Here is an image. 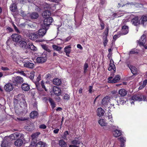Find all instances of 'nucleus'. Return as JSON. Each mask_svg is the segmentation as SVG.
Here are the masks:
<instances>
[{"mask_svg":"<svg viewBox=\"0 0 147 147\" xmlns=\"http://www.w3.org/2000/svg\"><path fill=\"white\" fill-rule=\"evenodd\" d=\"M71 47L70 45H68L64 49V51L66 53V55L69 56V54L71 51Z\"/></svg>","mask_w":147,"mask_h":147,"instance_id":"nucleus-23","label":"nucleus"},{"mask_svg":"<svg viewBox=\"0 0 147 147\" xmlns=\"http://www.w3.org/2000/svg\"><path fill=\"white\" fill-rule=\"evenodd\" d=\"M53 19L51 17L45 18L43 21V26L45 28L50 25L53 21Z\"/></svg>","mask_w":147,"mask_h":147,"instance_id":"nucleus-4","label":"nucleus"},{"mask_svg":"<svg viewBox=\"0 0 147 147\" xmlns=\"http://www.w3.org/2000/svg\"><path fill=\"white\" fill-rule=\"evenodd\" d=\"M146 36L145 34L143 35L141 37L140 39L138 40H137L138 44L140 46L143 45L145 44L146 41Z\"/></svg>","mask_w":147,"mask_h":147,"instance_id":"nucleus-6","label":"nucleus"},{"mask_svg":"<svg viewBox=\"0 0 147 147\" xmlns=\"http://www.w3.org/2000/svg\"><path fill=\"white\" fill-rule=\"evenodd\" d=\"M51 14V13L50 11L47 10L44 11L42 14V16L44 18H49Z\"/></svg>","mask_w":147,"mask_h":147,"instance_id":"nucleus-21","label":"nucleus"},{"mask_svg":"<svg viewBox=\"0 0 147 147\" xmlns=\"http://www.w3.org/2000/svg\"><path fill=\"white\" fill-rule=\"evenodd\" d=\"M147 84V80H144L143 83V86H144V87H145V86Z\"/></svg>","mask_w":147,"mask_h":147,"instance_id":"nucleus-63","label":"nucleus"},{"mask_svg":"<svg viewBox=\"0 0 147 147\" xmlns=\"http://www.w3.org/2000/svg\"><path fill=\"white\" fill-rule=\"evenodd\" d=\"M112 77H110L108 78L109 83H114L117 82L120 79V77L119 75L116 76L113 79Z\"/></svg>","mask_w":147,"mask_h":147,"instance_id":"nucleus-5","label":"nucleus"},{"mask_svg":"<svg viewBox=\"0 0 147 147\" xmlns=\"http://www.w3.org/2000/svg\"><path fill=\"white\" fill-rule=\"evenodd\" d=\"M119 102H118L117 103H119L120 104H122L124 102H125L123 100H122V98L121 99L120 98V100H119Z\"/></svg>","mask_w":147,"mask_h":147,"instance_id":"nucleus-61","label":"nucleus"},{"mask_svg":"<svg viewBox=\"0 0 147 147\" xmlns=\"http://www.w3.org/2000/svg\"><path fill=\"white\" fill-rule=\"evenodd\" d=\"M35 75V72L34 71L31 72L30 76L29 77V78L31 80H33Z\"/></svg>","mask_w":147,"mask_h":147,"instance_id":"nucleus-48","label":"nucleus"},{"mask_svg":"<svg viewBox=\"0 0 147 147\" xmlns=\"http://www.w3.org/2000/svg\"><path fill=\"white\" fill-rule=\"evenodd\" d=\"M53 83L54 84L57 86H59L61 84V80L59 79L55 78L53 80Z\"/></svg>","mask_w":147,"mask_h":147,"instance_id":"nucleus-30","label":"nucleus"},{"mask_svg":"<svg viewBox=\"0 0 147 147\" xmlns=\"http://www.w3.org/2000/svg\"><path fill=\"white\" fill-rule=\"evenodd\" d=\"M39 127L40 128L45 129L46 128L47 126L45 125L44 124H42L39 126Z\"/></svg>","mask_w":147,"mask_h":147,"instance_id":"nucleus-58","label":"nucleus"},{"mask_svg":"<svg viewBox=\"0 0 147 147\" xmlns=\"http://www.w3.org/2000/svg\"><path fill=\"white\" fill-rule=\"evenodd\" d=\"M78 138H75L74 140H72L71 142V143L72 144H74L75 145H77L78 144H79L80 143V142L77 140Z\"/></svg>","mask_w":147,"mask_h":147,"instance_id":"nucleus-40","label":"nucleus"},{"mask_svg":"<svg viewBox=\"0 0 147 147\" xmlns=\"http://www.w3.org/2000/svg\"><path fill=\"white\" fill-rule=\"evenodd\" d=\"M129 31L128 27L126 26H124L122 27L121 31L119 32V34L121 35L127 34Z\"/></svg>","mask_w":147,"mask_h":147,"instance_id":"nucleus-9","label":"nucleus"},{"mask_svg":"<svg viewBox=\"0 0 147 147\" xmlns=\"http://www.w3.org/2000/svg\"><path fill=\"white\" fill-rule=\"evenodd\" d=\"M110 61V64L109 67L108 68V70L109 71H110L113 69L114 71H115L116 70V68L115 65L113 63H113H112L111 61Z\"/></svg>","mask_w":147,"mask_h":147,"instance_id":"nucleus-33","label":"nucleus"},{"mask_svg":"<svg viewBox=\"0 0 147 147\" xmlns=\"http://www.w3.org/2000/svg\"><path fill=\"white\" fill-rule=\"evenodd\" d=\"M123 1V0H121L120 3H118V5L117 6L118 7H123L127 4L126 3H124Z\"/></svg>","mask_w":147,"mask_h":147,"instance_id":"nucleus-45","label":"nucleus"},{"mask_svg":"<svg viewBox=\"0 0 147 147\" xmlns=\"http://www.w3.org/2000/svg\"><path fill=\"white\" fill-rule=\"evenodd\" d=\"M1 69L2 70L4 71L7 70L9 69L7 67H1Z\"/></svg>","mask_w":147,"mask_h":147,"instance_id":"nucleus-62","label":"nucleus"},{"mask_svg":"<svg viewBox=\"0 0 147 147\" xmlns=\"http://www.w3.org/2000/svg\"><path fill=\"white\" fill-rule=\"evenodd\" d=\"M28 45L29 47L31 50L33 51H35L37 50V48L33 45L32 43H29Z\"/></svg>","mask_w":147,"mask_h":147,"instance_id":"nucleus-34","label":"nucleus"},{"mask_svg":"<svg viewBox=\"0 0 147 147\" xmlns=\"http://www.w3.org/2000/svg\"><path fill=\"white\" fill-rule=\"evenodd\" d=\"M63 98L65 100H68L69 99L70 96L68 94H65L64 95Z\"/></svg>","mask_w":147,"mask_h":147,"instance_id":"nucleus-50","label":"nucleus"},{"mask_svg":"<svg viewBox=\"0 0 147 147\" xmlns=\"http://www.w3.org/2000/svg\"><path fill=\"white\" fill-rule=\"evenodd\" d=\"M59 144V145L62 147H64L66 146L65 142L63 140H60Z\"/></svg>","mask_w":147,"mask_h":147,"instance_id":"nucleus-44","label":"nucleus"},{"mask_svg":"<svg viewBox=\"0 0 147 147\" xmlns=\"http://www.w3.org/2000/svg\"><path fill=\"white\" fill-rule=\"evenodd\" d=\"M47 29L45 28H40L38 31V35H39V38L43 36L46 33Z\"/></svg>","mask_w":147,"mask_h":147,"instance_id":"nucleus-12","label":"nucleus"},{"mask_svg":"<svg viewBox=\"0 0 147 147\" xmlns=\"http://www.w3.org/2000/svg\"><path fill=\"white\" fill-rule=\"evenodd\" d=\"M113 134L114 136L117 137L121 136L122 133L120 130L116 129L113 131Z\"/></svg>","mask_w":147,"mask_h":147,"instance_id":"nucleus-27","label":"nucleus"},{"mask_svg":"<svg viewBox=\"0 0 147 147\" xmlns=\"http://www.w3.org/2000/svg\"><path fill=\"white\" fill-rule=\"evenodd\" d=\"M119 93L121 96H125L127 94V91L124 89L120 90L119 91Z\"/></svg>","mask_w":147,"mask_h":147,"instance_id":"nucleus-29","label":"nucleus"},{"mask_svg":"<svg viewBox=\"0 0 147 147\" xmlns=\"http://www.w3.org/2000/svg\"><path fill=\"white\" fill-rule=\"evenodd\" d=\"M22 136V134L19 133H16L11 134L10 136V138L12 140L16 138H20Z\"/></svg>","mask_w":147,"mask_h":147,"instance_id":"nucleus-17","label":"nucleus"},{"mask_svg":"<svg viewBox=\"0 0 147 147\" xmlns=\"http://www.w3.org/2000/svg\"><path fill=\"white\" fill-rule=\"evenodd\" d=\"M17 119L19 120L20 121H25L27 120V119L26 118H23V117H20V118H17Z\"/></svg>","mask_w":147,"mask_h":147,"instance_id":"nucleus-60","label":"nucleus"},{"mask_svg":"<svg viewBox=\"0 0 147 147\" xmlns=\"http://www.w3.org/2000/svg\"><path fill=\"white\" fill-rule=\"evenodd\" d=\"M41 47L44 49L46 50V51L49 52H51V50L46 45H41Z\"/></svg>","mask_w":147,"mask_h":147,"instance_id":"nucleus-41","label":"nucleus"},{"mask_svg":"<svg viewBox=\"0 0 147 147\" xmlns=\"http://www.w3.org/2000/svg\"><path fill=\"white\" fill-rule=\"evenodd\" d=\"M12 82L15 86H18L24 82L23 78L20 76H18L16 78L13 77L12 80Z\"/></svg>","mask_w":147,"mask_h":147,"instance_id":"nucleus-2","label":"nucleus"},{"mask_svg":"<svg viewBox=\"0 0 147 147\" xmlns=\"http://www.w3.org/2000/svg\"><path fill=\"white\" fill-rule=\"evenodd\" d=\"M22 89L25 91H28L30 89V85L27 83H24L21 85Z\"/></svg>","mask_w":147,"mask_h":147,"instance_id":"nucleus-20","label":"nucleus"},{"mask_svg":"<svg viewBox=\"0 0 147 147\" xmlns=\"http://www.w3.org/2000/svg\"><path fill=\"white\" fill-rule=\"evenodd\" d=\"M98 123L101 126H105L106 125V123L105 121L103 119H100L98 121Z\"/></svg>","mask_w":147,"mask_h":147,"instance_id":"nucleus-37","label":"nucleus"},{"mask_svg":"<svg viewBox=\"0 0 147 147\" xmlns=\"http://www.w3.org/2000/svg\"><path fill=\"white\" fill-rule=\"evenodd\" d=\"M104 42H103L104 45L105 46H106L107 45V43L108 42V40L107 38H105L103 39Z\"/></svg>","mask_w":147,"mask_h":147,"instance_id":"nucleus-53","label":"nucleus"},{"mask_svg":"<svg viewBox=\"0 0 147 147\" xmlns=\"http://www.w3.org/2000/svg\"><path fill=\"white\" fill-rule=\"evenodd\" d=\"M52 7L55 8V6L54 5H52L47 3H46L44 6L45 8H47L49 10L51 9Z\"/></svg>","mask_w":147,"mask_h":147,"instance_id":"nucleus-42","label":"nucleus"},{"mask_svg":"<svg viewBox=\"0 0 147 147\" xmlns=\"http://www.w3.org/2000/svg\"><path fill=\"white\" fill-rule=\"evenodd\" d=\"M23 143V141L21 139H19L16 141L14 142L15 145L17 146H20Z\"/></svg>","mask_w":147,"mask_h":147,"instance_id":"nucleus-28","label":"nucleus"},{"mask_svg":"<svg viewBox=\"0 0 147 147\" xmlns=\"http://www.w3.org/2000/svg\"><path fill=\"white\" fill-rule=\"evenodd\" d=\"M20 46L23 49H26L28 47V46L26 42L23 41L19 42Z\"/></svg>","mask_w":147,"mask_h":147,"instance_id":"nucleus-26","label":"nucleus"},{"mask_svg":"<svg viewBox=\"0 0 147 147\" xmlns=\"http://www.w3.org/2000/svg\"><path fill=\"white\" fill-rule=\"evenodd\" d=\"M138 53L137 52H136L134 50H132L129 52V54H137Z\"/></svg>","mask_w":147,"mask_h":147,"instance_id":"nucleus-57","label":"nucleus"},{"mask_svg":"<svg viewBox=\"0 0 147 147\" xmlns=\"http://www.w3.org/2000/svg\"><path fill=\"white\" fill-rule=\"evenodd\" d=\"M38 113L36 111H34L32 112L30 114V117L32 119H34L37 118L38 117Z\"/></svg>","mask_w":147,"mask_h":147,"instance_id":"nucleus-24","label":"nucleus"},{"mask_svg":"<svg viewBox=\"0 0 147 147\" xmlns=\"http://www.w3.org/2000/svg\"><path fill=\"white\" fill-rule=\"evenodd\" d=\"M88 67V64L87 63H85L84 66V72H86L87 70V68Z\"/></svg>","mask_w":147,"mask_h":147,"instance_id":"nucleus-55","label":"nucleus"},{"mask_svg":"<svg viewBox=\"0 0 147 147\" xmlns=\"http://www.w3.org/2000/svg\"><path fill=\"white\" fill-rule=\"evenodd\" d=\"M11 144L6 140H3L1 144V147H9L10 145Z\"/></svg>","mask_w":147,"mask_h":147,"instance_id":"nucleus-25","label":"nucleus"},{"mask_svg":"<svg viewBox=\"0 0 147 147\" xmlns=\"http://www.w3.org/2000/svg\"><path fill=\"white\" fill-rule=\"evenodd\" d=\"M108 32L109 28L108 27H107L105 28V31L103 34V36L104 38H107V36L108 33Z\"/></svg>","mask_w":147,"mask_h":147,"instance_id":"nucleus-39","label":"nucleus"},{"mask_svg":"<svg viewBox=\"0 0 147 147\" xmlns=\"http://www.w3.org/2000/svg\"><path fill=\"white\" fill-rule=\"evenodd\" d=\"M104 112L103 109L101 108H99L97 109V115L98 116L100 117L104 115Z\"/></svg>","mask_w":147,"mask_h":147,"instance_id":"nucleus-22","label":"nucleus"},{"mask_svg":"<svg viewBox=\"0 0 147 147\" xmlns=\"http://www.w3.org/2000/svg\"><path fill=\"white\" fill-rule=\"evenodd\" d=\"M17 72L18 73L24 76H26V74L23 71L21 70H18L17 71Z\"/></svg>","mask_w":147,"mask_h":147,"instance_id":"nucleus-56","label":"nucleus"},{"mask_svg":"<svg viewBox=\"0 0 147 147\" xmlns=\"http://www.w3.org/2000/svg\"><path fill=\"white\" fill-rule=\"evenodd\" d=\"M47 59V57L45 55H42L38 57L36 59V62L38 63H42L45 62Z\"/></svg>","mask_w":147,"mask_h":147,"instance_id":"nucleus-10","label":"nucleus"},{"mask_svg":"<svg viewBox=\"0 0 147 147\" xmlns=\"http://www.w3.org/2000/svg\"><path fill=\"white\" fill-rule=\"evenodd\" d=\"M40 84H41V86L42 87V88H43L44 89L45 91H47V90L46 88H45V86L44 85V83L43 81H41V82L40 83Z\"/></svg>","mask_w":147,"mask_h":147,"instance_id":"nucleus-54","label":"nucleus"},{"mask_svg":"<svg viewBox=\"0 0 147 147\" xmlns=\"http://www.w3.org/2000/svg\"><path fill=\"white\" fill-rule=\"evenodd\" d=\"M36 146L37 147H45L47 144L45 142L40 141L37 144Z\"/></svg>","mask_w":147,"mask_h":147,"instance_id":"nucleus-31","label":"nucleus"},{"mask_svg":"<svg viewBox=\"0 0 147 147\" xmlns=\"http://www.w3.org/2000/svg\"><path fill=\"white\" fill-rule=\"evenodd\" d=\"M129 67L132 73L133 74V75L132 76H130L129 77V78L131 79L132 77L133 78H134V75L137 74V68L134 66L130 65L129 66Z\"/></svg>","mask_w":147,"mask_h":147,"instance_id":"nucleus-14","label":"nucleus"},{"mask_svg":"<svg viewBox=\"0 0 147 147\" xmlns=\"http://www.w3.org/2000/svg\"><path fill=\"white\" fill-rule=\"evenodd\" d=\"M131 22L135 26H137L140 24V20H139L138 17V16L136 17L133 18L131 21Z\"/></svg>","mask_w":147,"mask_h":147,"instance_id":"nucleus-16","label":"nucleus"},{"mask_svg":"<svg viewBox=\"0 0 147 147\" xmlns=\"http://www.w3.org/2000/svg\"><path fill=\"white\" fill-rule=\"evenodd\" d=\"M122 142L124 143L126 141L125 138L123 137H120L118 138Z\"/></svg>","mask_w":147,"mask_h":147,"instance_id":"nucleus-52","label":"nucleus"},{"mask_svg":"<svg viewBox=\"0 0 147 147\" xmlns=\"http://www.w3.org/2000/svg\"><path fill=\"white\" fill-rule=\"evenodd\" d=\"M25 95L23 94H20L16 96V98L18 99L19 101L21 103H23V104L25 102Z\"/></svg>","mask_w":147,"mask_h":147,"instance_id":"nucleus-11","label":"nucleus"},{"mask_svg":"<svg viewBox=\"0 0 147 147\" xmlns=\"http://www.w3.org/2000/svg\"><path fill=\"white\" fill-rule=\"evenodd\" d=\"M55 100L57 102H59L60 101L61 98L59 96H57L55 98Z\"/></svg>","mask_w":147,"mask_h":147,"instance_id":"nucleus-64","label":"nucleus"},{"mask_svg":"<svg viewBox=\"0 0 147 147\" xmlns=\"http://www.w3.org/2000/svg\"><path fill=\"white\" fill-rule=\"evenodd\" d=\"M53 91L54 94L57 96L60 95L61 94V89L58 87L54 86L53 88Z\"/></svg>","mask_w":147,"mask_h":147,"instance_id":"nucleus-15","label":"nucleus"},{"mask_svg":"<svg viewBox=\"0 0 147 147\" xmlns=\"http://www.w3.org/2000/svg\"><path fill=\"white\" fill-rule=\"evenodd\" d=\"M121 35V34H119V32H118L117 34L115 35L113 37V39L115 40L117 38L119 37Z\"/></svg>","mask_w":147,"mask_h":147,"instance_id":"nucleus-51","label":"nucleus"},{"mask_svg":"<svg viewBox=\"0 0 147 147\" xmlns=\"http://www.w3.org/2000/svg\"><path fill=\"white\" fill-rule=\"evenodd\" d=\"M52 47L54 50L58 51H59L62 48L61 47L57 46L55 45H53Z\"/></svg>","mask_w":147,"mask_h":147,"instance_id":"nucleus-32","label":"nucleus"},{"mask_svg":"<svg viewBox=\"0 0 147 147\" xmlns=\"http://www.w3.org/2000/svg\"><path fill=\"white\" fill-rule=\"evenodd\" d=\"M4 89L6 91L10 92L13 89V87L11 84H7L4 86Z\"/></svg>","mask_w":147,"mask_h":147,"instance_id":"nucleus-19","label":"nucleus"},{"mask_svg":"<svg viewBox=\"0 0 147 147\" xmlns=\"http://www.w3.org/2000/svg\"><path fill=\"white\" fill-rule=\"evenodd\" d=\"M11 36L12 40L16 42L20 41L22 39L21 36L17 34H13Z\"/></svg>","mask_w":147,"mask_h":147,"instance_id":"nucleus-8","label":"nucleus"},{"mask_svg":"<svg viewBox=\"0 0 147 147\" xmlns=\"http://www.w3.org/2000/svg\"><path fill=\"white\" fill-rule=\"evenodd\" d=\"M147 101V98L145 96L138 94L132 96L131 99H129L130 102L131 104H134L133 101H141L142 100Z\"/></svg>","mask_w":147,"mask_h":147,"instance_id":"nucleus-1","label":"nucleus"},{"mask_svg":"<svg viewBox=\"0 0 147 147\" xmlns=\"http://www.w3.org/2000/svg\"><path fill=\"white\" fill-rule=\"evenodd\" d=\"M35 84L38 90L39 91H42V90L40 87L39 82L36 81L35 82Z\"/></svg>","mask_w":147,"mask_h":147,"instance_id":"nucleus-43","label":"nucleus"},{"mask_svg":"<svg viewBox=\"0 0 147 147\" xmlns=\"http://www.w3.org/2000/svg\"><path fill=\"white\" fill-rule=\"evenodd\" d=\"M110 98L108 96L104 97L102 100V103L105 107L107 106L109 102Z\"/></svg>","mask_w":147,"mask_h":147,"instance_id":"nucleus-18","label":"nucleus"},{"mask_svg":"<svg viewBox=\"0 0 147 147\" xmlns=\"http://www.w3.org/2000/svg\"><path fill=\"white\" fill-rule=\"evenodd\" d=\"M38 13L35 12L33 13L30 15V17L32 19H33L37 18L38 17Z\"/></svg>","mask_w":147,"mask_h":147,"instance_id":"nucleus-35","label":"nucleus"},{"mask_svg":"<svg viewBox=\"0 0 147 147\" xmlns=\"http://www.w3.org/2000/svg\"><path fill=\"white\" fill-rule=\"evenodd\" d=\"M69 135L68 131H65L63 133V138L67 140V136Z\"/></svg>","mask_w":147,"mask_h":147,"instance_id":"nucleus-47","label":"nucleus"},{"mask_svg":"<svg viewBox=\"0 0 147 147\" xmlns=\"http://www.w3.org/2000/svg\"><path fill=\"white\" fill-rule=\"evenodd\" d=\"M107 116H108V119H110V121L112 123H113V119H112V116L111 114L110 113L108 114Z\"/></svg>","mask_w":147,"mask_h":147,"instance_id":"nucleus-49","label":"nucleus"},{"mask_svg":"<svg viewBox=\"0 0 147 147\" xmlns=\"http://www.w3.org/2000/svg\"><path fill=\"white\" fill-rule=\"evenodd\" d=\"M10 8L12 11H15L16 8L15 4V3H13L11 4L10 5Z\"/></svg>","mask_w":147,"mask_h":147,"instance_id":"nucleus-36","label":"nucleus"},{"mask_svg":"<svg viewBox=\"0 0 147 147\" xmlns=\"http://www.w3.org/2000/svg\"><path fill=\"white\" fill-rule=\"evenodd\" d=\"M100 25L101 27V30L105 28V24L102 22L101 21V22H100Z\"/></svg>","mask_w":147,"mask_h":147,"instance_id":"nucleus-59","label":"nucleus"},{"mask_svg":"<svg viewBox=\"0 0 147 147\" xmlns=\"http://www.w3.org/2000/svg\"><path fill=\"white\" fill-rule=\"evenodd\" d=\"M28 37L30 39L34 40L39 38V35H38L36 32L29 33L28 34Z\"/></svg>","mask_w":147,"mask_h":147,"instance_id":"nucleus-3","label":"nucleus"},{"mask_svg":"<svg viewBox=\"0 0 147 147\" xmlns=\"http://www.w3.org/2000/svg\"><path fill=\"white\" fill-rule=\"evenodd\" d=\"M147 21V15H142L140 19V24L143 26H145L146 24Z\"/></svg>","mask_w":147,"mask_h":147,"instance_id":"nucleus-7","label":"nucleus"},{"mask_svg":"<svg viewBox=\"0 0 147 147\" xmlns=\"http://www.w3.org/2000/svg\"><path fill=\"white\" fill-rule=\"evenodd\" d=\"M49 101L51 103V105L52 106V108H54L55 107V104L53 99L50 98L49 99Z\"/></svg>","mask_w":147,"mask_h":147,"instance_id":"nucleus-38","label":"nucleus"},{"mask_svg":"<svg viewBox=\"0 0 147 147\" xmlns=\"http://www.w3.org/2000/svg\"><path fill=\"white\" fill-rule=\"evenodd\" d=\"M23 64L24 67L30 69L33 68L35 66L34 64L29 61L24 62Z\"/></svg>","mask_w":147,"mask_h":147,"instance_id":"nucleus-13","label":"nucleus"},{"mask_svg":"<svg viewBox=\"0 0 147 147\" xmlns=\"http://www.w3.org/2000/svg\"><path fill=\"white\" fill-rule=\"evenodd\" d=\"M40 134V133L39 132H37L36 133H34L32 135L31 137L33 139H34L35 138L38 137Z\"/></svg>","mask_w":147,"mask_h":147,"instance_id":"nucleus-46","label":"nucleus"}]
</instances>
